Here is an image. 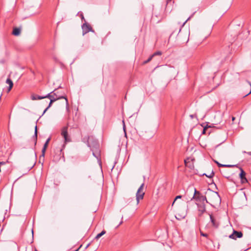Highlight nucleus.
Here are the masks:
<instances>
[{"label": "nucleus", "mask_w": 251, "mask_h": 251, "mask_svg": "<svg viewBox=\"0 0 251 251\" xmlns=\"http://www.w3.org/2000/svg\"><path fill=\"white\" fill-rule=\"evenodd\" d=\"M176 219H178V220L180 219V218H178L176 216Z\"/></svg>", "instance_id": "42"}, {"label": "nucleus", "mask_w": 251, "mask_h": 251, "mask_svg": "<svg viewBox=\"0 0 251 251\" xmlns=\"http://www.w3.org/2000/svg\"><path fill=\"white\" fill-rule=\"evenodd\" d=\"M172 0H167V3L169 2V1H171Z\"/></svg>", "instance_id": "44"}, {"label": "nucleus", "mask_w": 251, "mask_h": 251, "mask_svg": "<svg viewBox=\"0 0 251 251\" xmlns=\"http://www.w3.org/2000/svg\"><path fill=\"white\" fill-rule=\"evenodd\" d=\"M49 109V108L47 107L44 111L42 116H43L45 113L48 110V109Z\"/></svg>", "instance_id": "35"}, {"label": "nucleus", "mask_w": 251, "mask_h": 251, "mask_svg": "<svg viewBox=\"0 0 251 251\" xmlns=\"http://www.w3.org/2000/svg\"><path fill=\"white\" fill-rule=\"evenodd\" d=\"M21 32V29L19 28L15 27L14 28L12 32V34L15 36H18L20 35Z\"/></svg>", "instance_id": "13"}, {"label": "nucleus", "mask_w": 251, "mask_h": 251, "mask_svg": "<svg viewBox=\"0 0 251 251\" xmlns=\"http://www.w3.org/2000/svg\"><path fill=\"white\" fill-rule=\"evenodd\" d=\"M240 170V173L239 174V177L241 179L242 183H245L248 182V180L246 177V173L241 167H239Z\"/></svg>", "instance_id": "5"}, {"label": "nucleus", "mask_w": 251, "mask_h": 251, "mask_svg": "<svg viewBox=\"0 0 251 251\" xmlns=\"http://www.w3.org/2000/svg\"><path fill=\"white\" fill-rule=\"evenodd\" d=\"M162 54V52L160 51H157L155 52L153 54L151 55L152 57H154L156 55H161Z\"/></svg>", "instance_id": "23"}, {"label": "nucleus", "mask_w": 251, "mask_h": 251, "mask_svg": "<svg viewBox=\"0 0 251 251\" xmlns=\"http://www.w3.org/2000/svg\"><path fill=\"white\" fill-rule=\"evenodd\" d=\"M93 155H94L95 157H96L97 158H98L99 156V153L96 154L95 153H94V152H93Z\"/></svg>", "instance_id": "30"}, {"label": "nucleus", "mask_w": 251, "mask_h": 251, "mask_svg": "<svg viewBox=\"0 0 251 251\" xmlns=\"http://www.w3.org/2000/svg\"><path fill=\"white\" fill-rule=\"evenodd\" d=\"M201 236H204V237H207V234L203 233H202V232H201Z\"/></svg>", "instance_id": "33"}, {"label": "nucleus", "mask_w": 251, "mask_h": 251, "mask_svg": "<svg viewBox=\"0 0 251 251\" xmlns=\"http://www.w3.org/2000/svg\"><path fill=\"white\" fill-rule=\"evenodd\" d=\"M61 135L64 137L65 143L71 141V140L68 136V127L67 126H64L62 128Z\"/></svg>", "instance_id": "4"}, {"label": "nucleus", "mask_w": 251, "mask_h": 251, "mask_svg": "<svg viewBox=\"0 0 251 251\" xmlns=\"http://www.w3.org/2000/svg\"><path fill=\"white\" fill-rule=\"evenodd\" d=\"M190 117H191L192 118H193L194 117V116H193V115H190Z\"/></svg>", "instance_id": "43"}, {"label": "nucleus", "mask_w": 251, "mask_h": 251, "mask_svg": "<svg viewBox=\"0 0 251 251\" xmlns=\"http://www.w3.org/2000/svg\"><path fill=\"white\" fill-rule=\"evenodd\" d=\"M210 216V221L213 225V226L215 227L216 228L218 227L219 226V223L216 221L215 218L213 216L212 214H208Z\"/></svg>", "instance_id": "10"}, {"label": "nucleus", "mask_w": 251, "mask_h": 251, "mask_svg": "<svg viewBox=\"0 0 251 251\" xmlns=\"http://www.w3.org/2000/svg\"><path fill=\"white\" fill-rule=\"evenodd\" d=\"M64 99L65 100L66 106H67V107H68L69 103H68V100L67 97L66 96H59L58 97H57L56 99H51V100L50 101L49 104L47 107L49 108L52 105V104L53 103V102H54V101H56L58 100H60V99Z\"/></svg>", "instance_id": "6"}, {"label": "nucleus", "mask_w": 251, "mask_h": 251, "mask_svg": "<svg viewBox=\"0 0 251 251\" xmlns=\"http://www.w3.org/2000/svg\"><path fill=\"white\" fill-rule=\"evenodd\" d=\"M214 175V173L213 171H212V172L209 175H207L206 174H203L202 176H205L206 177L211 178L213 177Z\"/></svg>", "instance_id": "19"}, {"label": "nucleus", "mask_w": 251, "mask_h": 251, "mask_svg": "<svg viewBox=\"0 0 251 251\" xmlns=\"http://www.w3.org/2000/svg\"><path fill=\"white\" fill-rule=\"evenodd\" d=\"M81 28L82 29V34L84 35L86 33L89 32H94V30L93 29L91 25L88 24L86 22H85L83 24H82L81 26Z\"/></svg>", "instance_id": "2"}, {"label": "nucleus", "mask_w": 251, "mask_h": 251, "mask_svg": "<svg viewBox=\"0 0 251 251\" xmlns=\"http://www.w3.org/2000/svg\"><path fill=\"white\" fill-rule=\"evenodd\" d=\"M144 186V183H143L141 186L138 188L137 192L136 194V199L137 201V203L138 204L140 200H142L144 198V196L145 195V193L142 192L143 190V187Z\"/></svg>", "instance_id": "1"}, {"label": "nucleus", "mask_w": 251, "mask_h": 251, "mask_svg": "<svg viewBox=\"0 0 251 251\" xmlns=\"http://www.w3.org/2000/svg\"><path fill=\"white\" fill-rule=\"evenodd\" d=\"M215 163L217 164L218 167H224V164H220L217 161H215Z\"/></svg>", "instance_id": "28"}, {"label": "nucleus", "mask_w": 251, "mask_h": 251, "mask_svg": "<svg viewBox=\"0 0 251 251\" xmlns=\"http://www.w3.org/2000/svg\"><path fill=\"white\" fill-rule=\"evenodd\" d=\"M197 205L199 211L201 212V213L199 214V216H201L202 214L206 211L205 204L204 203H197Z\"/></svg>", "instance_id": "9"}, {"label": "nucleus", "mask_w": 251, "mask_h": 251, "mask_svg": "<svg viewBox=\"0 0 251 251\" xmlns=\"http://www.w3.org/2000/svg\"><path fill=\"white\" fill-rule=\"evenodd\" d=\"M78 251V249H77L75 250V251Z\"/></svg>", "instance_id": "48"}, {"label": "nucleus", "mask_w": 251, "mask_h": 251, "mask_svg": "<svg viewBox=\"0 0 251 251\" xmlns=\"http://www.w3.org/2000/svg\"><path fill=\"white\" fill-rule=\"evenodd\" d=\"M80 17H81V19L82 20H84L85 21V22H86V21H85V20L84 19V16H83L82 13H81L80 14Z\"/></svg>", "instance_id": "31"}, {"label": "nucleus", "mask_w": 251, "mask_h": 251, "mask_svg": "<svg viewBox=\"0 0 251 251\" xmlns=\"http://www.w3.org/2000/svg\"><path fill=\"white\" fill-rule=\"evenodd\" d=\"M200 192L196 190V189H195V192L194 195L197 196L198 195L200 194Z\"/></svg>", "instance_id": "26"}, {"label": "nucleus", "mask_w": 251, "mask_h": 251, "mask_svg": "<svg viewBox=\"0 0 251 251\" xmlns=\"http://www.w3.org/2000/svg\"><path fill=\"white\" fill-rule=\"evenodd\" d=\"M106 231L104 230H103L101 232L98 234L97 236L95 237L96 239H99L100 237H101L102 235H103L104 234H105Z\"/></svg>", "instance_id": "16"}, {"label": "nucleus", "mask_w": 251, "mask_h": 251, "mask_svg": "<svg viewBox=\"0 0 251 251\" xmlns=\"http://www.w3.org/2000/svg\"><path fill=\"white\" fill-rule=\"evenodd\" d=\"M184 163L186 166H187V162L186 160L184 161Z\"/></svg>", "instance_id": "41"}, {"label": "nucleus", "mask_w": 251, "mask_h": 251, "mask_svg": "<svg viewBox=\"0 0 251 251\" xmlns=\"http://www.w3.org/2000/svg\"><path fill=\"white\" fill-rule=\"evenodd\" d=\"M214 127L213 124H211V125H208V124H207L206 126H205L203 128V129L202 131V134L205 133L206 130L207 128H210V127Z\"/></svg>", "instance_id": "17"}, {"label": "nucleus", "mask_w": 251, "mask_h": 251, "mask_svg": "<svg viewBox=\"0 0 251 251\" xmlns=\"http://www.w3.org/2000/svg\"><path fill=\"white\" fill-rule=\"evenodd\" d=\"M243 153H246L248 154L249 155H251V151L246 152V151H244Z\"/></svg>", "instance_id": "36"}, {"label": "nucleus", "mask_w": 251, "mask_h": 251, "mask_svg": "<svg viewBox=\"0 0 251 251\" xmlns=\"http://www.w3.org/2000/svg\"><path fill=\"white\" fill-rule=\"evenodd\" d=\"M6 83H7L9 85V87L8 88V92H9L11 90L12 88L13 87V81H12V80L10 78H8L6 80Z\"/></svg>", "instance_id": "11"}, {"label": "nucleus", "mask_w": 251, "mask_h": 251, "mask_svg": "<svg viewBox=\"0 0 251 251\" xmlns=\"http://www.w3.org/2000/svg\"><path fill=\"white\" fill-rule=\"evenodd\" d=\"M195 200L197 202L201 203H204L205 201L206 203H209V202L207 201L206 197L205 196L202 195L201 193L200 194L198 195L197 196L193 195L192 199Z\"/></svg>", "instance_id": "3"}, {"label": "nucleus", "mask_w": 251, "mask_h": 251, "mask_svg": "<svg viewBox=\"0 0 251 251\" xmlns=\"http://www.w3.org/2000/svg\"><path fill=\"white\" fill-rule=\"evenodd\" d=\"M50 138H49L47 139L46 142L45 143L44 145V146L43 147L44 148H47L48 147V144H49V143L50 142Z\"/></svg>", "instance_id": "21"}, {"label": "nucleus", "mask_w": 251, "mask_h": 251, "mask_svg": "<svg viewBox=\"0 0 251 251\" xmlns=\"http://www.w3.org/2000/svg\"><path fill=\"white\" fill-rule=\"evenodd\" d=\"M89 137H88L87 139V145L88 147L91 148V145H90V143L89 142Z\"/></svg>", "instance_id": "29"}, {"label": "nucleus", "mask_w": 251, "mask_h": 251, "mask_svg": "<svg viewBox=\"0 0 251 251\" xmlns=\"http://www.w3.org/2000/svg\"><path fill=\"white\" fill-rule=\"evenodd\" d=\"M211 197L213 199L214 203L221 202V198L218 192L212 191Z\"/></svg>", "instance_id": "7"}, {"label": "nucleus", "mask_w": 251, "mask_h": 251, "mask_svg": "<svg viewBox=\"0 0 251 251\" xmlns=\"http://www.w3.org/2000/svg\"><path fill=\"white\" fill-rule=\"evenodd\" d=\"M53 92H50L49 94H48L47 95H46V96H44V97H45V98H49L50 100H51V99H56V98H55L52 95V93Z\"/></svg>", "instance_id": "15"}, {"label": "nucleus", "mask_w": 251, "mask_h": 251, "mask_svg": "<svg viewBox=\"0 0 251 251\" xmlns=\"http://www.w3.org/2000/svg\"><path fill=\"white\" fill-rule=\"evenodd\" d=\"M238 167L237 165H226L224 164L223 167H228V168H231V167Z\"/></svg>", "instance_id": "22"}, {"label": "nucleus", "mask_w": 251, "mask_h": 251, "mask_svg": "<svg viewBox=\"0 0 251 251\" xmlns=\"http://www.w3.org/2000/svg\"><path fill=\"white\" fill-rule=\"evenodd\" d=\"M123 221H121V222L120 223L119 225L118 226H120L121 225L122 223H123Z\"/></svg>", "instance_id": "39"}, {"label": "nucleus", "mask_w": 251, "mask_h": 251, "mask_svg": "<svg viewBox=\"0 0 251 251\" xmlns=\"http://www.w3.org/2000/svg\"><path fill=\"white\" fill-rule=\"evenodd\" d=\"M45 99L44 96H39L37 95H35V94H32L31 96V99L33 100H41V99Z\"/></svg>", "instance_id": "12"}, {"label": "nucleus", "mask_w": 251, "mask_h": 251, "mask_svg": "<svg viewBox=\"0 0 251 251\" xmlns=\"http://www.w3.org/2000/svg\"><path fill=\"white\" fill-rule=\"evenodd\" d=\"M152 56L151 55L147 60L144 61V63L146 64L149 62L152 59Z\"/></svg>", "instance_id": "24"}, {"label": "nucleus", "mask_w": 251, "mask_h": 251, "mask_svg": "<svg viewBox=\"0 0 251 251\" xmlns=\"http://www.w3.org/2000/svg\"><path fill=\"white\" fill-rule=\"evenodd\" d=\"M3 229V228L0 229V231H1Z\"/></svg>", "instance_id": "47"}, {"label": "nucleus", "mask_w": 251, "mask_h": 251, "mask_svg": "<svg viewBox=\"0 0 251 251\" xmlns=\"http://www.w3.org/2000/svg\"><path fill=\"white\" fill-rule=\"evenodd\" d=\"M94 145L96 148L99 146V145L97 142H94Z\"/></svg>", "instance_id": "34"}, {"label": "nucleus", "mask_w": 251, "mask_h": 251, "mask_svg": "<svg viewBox=\"0 0 251 251\" xmlns=\"http://www.w3.org/2000/svg\"><path fill=\"white\" fill-rule=\"evenodd\" d=\"M7 162H8V161H6V162H4V161L0 162V166L5 165V164H6V163Z\"/></svg>", "instance_id": "32"}, {"label": "nucleus", "mask_w": 251, "mask_h": 251, "mask_svg": "<svg viewBox=\"0 0 251 251\" xmlns=\"http://www.w3.org/2000/svg\"><path fill=\"white\" fill-rule=\"evenodd\" d=\"M235 117H232V121H234L235 120Z\"/></svg>", "instance_id": "38"}, {"label": "nucleus", "mask_w": 251, "mask_h": 251, "mask_svg": "<svg viewBox=\"0 0 251 251\" xmlns=\"http://www.w3.org/2000/svg\"><path fill=\"white\" fill-rule=\"evenodd\" d=\"M123 129H124V132L125 133V135L126 136V126H125L124 121H123Z\"/></svg>", "instance_id": "27"}, {"label": "nucleus", "mask_w": 251, "mask_h": 251, "mask_svg": "<svg viewBox=\"0 0 251 251\" xmlns=\"http://www.w3.org/2000/svg\"><path fill=\"white\" fill-rule=\"evenodd\" d=\"M191 18V17H189L183 23V25H184Z\"/></svg>", "instance_id": "37"}, {"label": "nucleus", "mask_w": 251, "mask_h": 251, "mask_svg": "<svg viewBox=\"0 0 251 251\" xmlns=\"http://www.w3.org/2000/svg\"><path fill=\"white\" fill-rule=\"evenodd\" d=\"M225 177L227 178H228L229 177V176H224Z\"/></svg>", "instance_id": "40"}, {"label": "nucleus", "mask_w": 251, "mask_h": 251, "mask_svg": "<svg viewBox=\"0 0 251 251\" xmlns=\"http://www.w3.org/2000/svg\"><path fill=\"white\" fill-rule=\"evenodd\" d=\"M89 244H88V245L86 246V248L89 247Z\"/></svg>", "instance_id": "46"}, {"label": "nucleus", "mask_w": 251, "mask_h": 251, "mask_svg": "<svg viewBox=\"0 0 251 251\" xmlns=\"http://www.w3.org/2000/svg\"><path fill=\"white\" fill-rule=\"evenodd\" d=\"M56 89L54 90V91H52L51 92H53L52 93V95L55 97V98H57V97H58L59 96H61V95H57V93H58V92H55L56 91ZM62 96H64L63 95H62Z\"/></svg>", "instance_id": "20"}, {"label": "nucleus", "mask_w": 251, "mask_h": 251, "mask_svg": "<svg viewBox=\"0 0 251 251\" xmlns=\"http://www.w3.org/2000/svg\"><path fill=\"white\" fill-rule=\"evenodd\" d=\"M248 249H249V248L247 249H246V250H245L244 251H246L248 250Z\"/></svg>", "instance_id": "45"}, {"label": "nucleus", "mask_w": 251, "mask_h": 251, "mask_svg": "<svg viewBox=\"0 0 251 251\" xmlns=\"http://www.w3.org/2000/svg\"><path fill=\"white\" fill-rule=\"evenodd\" d=\"M182 197V196L181 195H178V196H177L175 200L173 202V204H172V205H173V204H174L175 201L177 200V199H181Z\"/></svg>", "instance_id": "25"}, {"label": "nucleus", "mask_w": 251, "mask_h": 251, "mask_svg": "<svg viewBox=\"0 0 251 251\" xmlns=\"http://www.w3.org/2000/svg\"><path fill=\"white\" fill-rule=\"evenodd\" d=\"M37 126L35 127V131H34V134L33 135V137L35 138V145H36L37 143Z\"/></svg>", "instance_id": "14"}, {"label": "nucleus", "mask_w": 251, "mask_h": 251, "mask_svg": "<svg viewBox=\"0 0 251 251\" xmlns=\"http://www.w3.org/2000/svg\"><path fill=\"white\" fill-rule=\"evenodd\" d=\"M243 236V233L241 231L233 230V233L229 236L230 238L236 239L237 238H241Z\"/></svg>", "instance_id": "8"}, {"label": "nucleus", "mask_w": 251, "mask_h": 251, "mask_svg": "<svg viewBox=\"0 0 251 251\" xmlns=\"http://www.w3.org/2000/svg\"><path fill=\"white\" fill-rule=\"evenodd\" d=\"M46 149H47V148H44V147L43 148V149L42 150V154L40 156V160H41L42 157L44 159Z\"/></svg>", "instance_id": "18"}]
</instances>
